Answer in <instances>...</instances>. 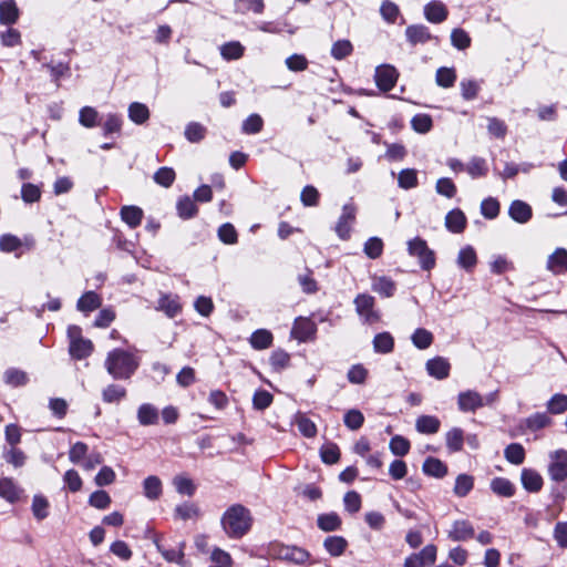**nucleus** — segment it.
<instances>
[{
  "mask_svg": "<svg viewBox=\"0 0 567 567\" xmlns=\"http://www.w3.org/2000/svg\"><path fill=\"white\" fill-rule=\"evenodd\" d=\"M265 4L262 0H238L236 2V11L243 14L252 11L254 13H261Z\"/></svg>",
  "mask_w": 567,
  "mask_h": 567,
  "instance_id": "48",
  "label": "nucleus"
},
{
  "mask_svg": "<svg viewBox=\"0 0 567 567\" xmlns=\"http://www.w3.org/2000/svg\"><path fill=\"white\" fill-rule=\"evenodd\" d=\"M389 447L396 456H404L410 451V442L401 435H395L391 439Z\"/></svg>",
  "mask_w": 567,
  "mask_h": 567,
  "instance_id": "58",
  "label": "nucleus"
},
{
  "mask_svg": "<svg viewBox=\"0 0 567 567\" xmlns=\"http://www.w3.org/2000/svg\"><path fill=\"white\" fill-rule=\"evenodd\" d=\"M32 513L38 520H43L49 516V502L42 495H34L32 499Z\"/></svg>",
  "mask_w": 567,
  "mask_h": 567,
  "instance_id": "45",
  "label": "nucleus"
},
{
  "mask_svg": "<svg viewBox=\"0 0 567 567\" xmlns=\"http://www.w3.org/2000/svg\"><path fill=\"white\" fill-rule=\"evenodd\" d=\"M19 18V9L13 0L2 1L0 3V23L12 24Z\"/></svg>",
  "mask_w": 567,
  "mask_h": 567,
  "instance_id": "23",
  "label": "nucleus"
},
{
  "mask_svg": "<svg viewBox=\"0 0 567 567\" xmlns=\"http://www.w3.org/2000/svg\"><path fill=\"white\" fill-rule=\"evenodd\" d=\"M509 216L519 224H525L532 218V207L523 200H514L508 209Z\"/></svg>",
  "mask_w": 567,
  "mask_h": 567,
  "instance_id": "17",
  "label": "nucleus"
},
{
  "mask_svg": "<svg viewBox=\"0 0 567 567\" xmlns=\"http://www.w3.org/2000/svg\"><path fill=\"white\" fill-rule=\"evenodd\" d=\"M505 458L515 465H519L525 460V450L519 443L509 444L504 451Z\"/></svg>",
  "mask_w": 567,
  "mask_h": 567,
  "instance_id": "43",
  "label": "nucleus"
},
{
  "mask_svg": "<svg viewBox=\"0 0 567 567\" xmlns=\"http://www.w3.org/2000/svg\"><path fill=\"white\" fill-rule=\"evenodd\" d=\"M244 52L245 47L238 41H230L220 47V54L227 61L240 59Z\"/></svg>",
  "mask_w": 567,
  "mask_h": 567,
  "instance_id": "36",
  "label": "nucleus"
},
{
  "mask_svg": "<svg viewBox=\"0 0 567 567\" xmlns=\"http://www.w3.org/2000/svg\"><path fill=\"white\" fill-rule=\"evenodd\" d=\"M137 420L143 426L156 424L158 421V411L154 405L144 403L140 405L137 410Z\"/></svg>",
  "mask_w": 567,
  "mask_h": 567,
  "instance_id": "24",
  "label": "nucleus"
},
{
  "mask_svg": "<svg viewBox=\"0 0 567 567\" xmlns=\"http://www.w3.org/2000/svg\"><path fill=\"white\" fill-rule=\"evenodd\" d=\"M4 381L11 386H20L28 382V375L24 371L12 368L4 372Z\"/></svg>",
  "mask_w": 567,
  "mask_h": 567,
  "instance_id": "53",
  "label": "nucleus"
},
{
  "mask_svg": "<svg viewBox=\"0 0 567 567\" xmlns=\"http://www.w3.org/2000/svg\"><path fill=\"white\" fill-rule=\"evenodd\" d=\"M398 183L401 188L410 189L417 185V174L413 168L402 169L398 176Z\"/></svg>",
  "mask_w": 567,
  "mask_h": 567,
  "instance_id": "50",
  "label": "nucleus"
},
{
  "mask_svg": "<svg viewBox=\"0 0 567 567\" xmlns=\"http://www.w3.org/2000/svg\"><path fill=\"white\" fill-rule=\"evenodd\" d=\"M264 121L260 115L251 114L243 123L241 130L245 134H257L262 130Z\"/></svg>",
  "mask_w": 567,
  "mask_h": 567,
  "instance_id": "57",
  "label": "nucleus"
},
{
  "mask_svg": "<svg viewBox=\"0 0 567 567\" xmlns=\"http://www.w3.org/2000/svg\"><path fill=\"white\" fill-rule=\"evenodd\" d=\"M220 524L229 538L239 539L250 530L252 516L244 505L234 504L223 514Z\"/></svg>",
  "mask_w": 567,
  "mask_h": 567,
  "instance_id": "1",
  "label": "nucleus"
},
{
  "mask_svg": "<svg viewBox=\"0 0 567 567\" xmlns=\"http://www.w3.org/2000/svg\"><path fill=\"white\" fill-rule=\"evenodd\" d=\"M101 306V299L94 291L85 292L78 301L80 311H93Z\"/></svg>",
  "mask_w": 567,
  "mask_h": 567,
  "instance_id": "40",
  "label": "nucleus"
},
{
  "mask_svg": "<svg viewBox=\"0 0 567 567\" xmlns=\"http://www.w3.org/2000/svg\"><path fill=\"white\" fill-rule=\"evenodd\" d=\"M409 254L419 259V264L422 269L431 270L435 266V255L432 249L429 248L426 241L420 237H416L408 243Z\"/></svg>",
  "mask_w": 567,
  "mask_h": 567,
  "instance_id": "4",
  "label": "nucleus"
},
{
  "mask_svg": "<svg viewBox=\"0 0 567 567\" xmlns=\"http://www.w3.org/2000/svg\"><path fill=\"white\" fill-rule=\"evenodd\" d=\"M291 333L299 341H307L315 333V327L309 320L300 319L295 322Z\"/></svg>",
  "mask_w": 567,
  "mask_h": 567,
  "instance_id": "31",
  "label": "nucleus"
},
{
  "mask_svg": "<svg viewBox=\"0 0 567 567\" xmlns=\"http://www.w3.org/2000/svg\"><path fill=\"white\" fill-rule=\"evenodd\" d=\"M320 194L316 187L312 185H307L303 187L300 194L301 203L307 207L317 206L319 203Z\"/></svg>",
  "mask_w": 567,
  "mask_h": 567,
  "instance_id": "61",
  "label": "nucleus"
},
{
  "mask_svg": "<svg viewBox=\"0 0 567 567\" xmlns=\"http://www.w3.org/2000/svg\"><path fill=\"white\" fill-rule=\"evenodd\" d=\"M269 361L272 369L280 372L289 365L290 355L286 351L278 349L271 353Z\"/></svg>",
  "mask_w": 567,
  "mask_h": 567,
  "instance_id": "52",
  "label": "nucleus"
},
{
  "mask_svg": "<svg viewBox=\"0 0 567 567\" xmlns=\"http://www.w3.org/2000/svg\"><path fill=\"white\" fill-rule=\"evenodd\" d=\"M23 489L20 488L12 478H0V497L13 504L19 501Z\"/></svg>",
  "mask_w": 567,
  "mask_h": 567,
  "instance_id": "15",
  "label": "nucleus"
},
{
  "mask_svg": "<svg viewBox=\"0 0 567 567\" xmlns=\"http://www.w3.org/2000/svg\"><path fill=\"white\" fill-rule=\"evenodd\" d=\"M413 344L421 350L427 349L433 342V334L424 328H417L412 337Z\"/></svg>",
  "mask_w": 567,
  "mask_h": 567,
  "instance_id": "44",
  "label": "nucleus"
},
{
  "mask_svg": "<svg viewBox=\"0 0 567 567\" xmlns=\"http://www.w3.org/2000/svg\"><path fill=\"white\" fill-rule=\"evenodd\" d=\"M173 485L179 494L192 496L195 493V485L193 481L186 476H175L173 478Z\"/></svg>",
  "mask_w": 567,
  "mask_h": 567,
  "instance_id": "56",
  "label": "nucleus"
},
{
  "mask_svg": "<svg viewBox=\"0 0 567 567\" xmlns=\"http://www.w3.org/2000/svg\"><path fill=\"white\" fill-rule=\"evenodd\" d=\"M451 365L449 361L442 357L431 359L426 362V371L431 377L439 380L446 379L450 374Z\"/></svg>",
  "mask_w": 567,
  "mask_h": 567,
  "instance_id": "16",
  "label": "nucleus"
},
{
  "mask_svg": "<svg viewBox=\"0 0 567 567\" xmlns=\"http://www.w3.org/2000/svg\"><path fill=\"white\" fill-rule=\"evenodd\" d=\"M175 172L171 167H161L158 171L154 174V181L156 184L163 186V187H169L175 181Z\"/></svg>",
  "mask_w": 567,
  "mask_h": 567,
  "instance_id": "55",
  "label": "nucleus"
},
{
  "mask_svg": "<svg viewBox=\"0 0 567 567\" xmlns=\"http://www.w3.org/2000/svg\"><path fill=\"white\" fill-rule=\"evenodd\" d=\"M491 489L498 496L512 497L515 493L513 483L504 477H495L491 482Z\"/></svg>",
  "mask_w": 567,
  "mask_h": 567,
  "instance_id": "30",
  "label": "nucleus"
},
{
  "mask_svg": "<svg viewBox=\"0 0 567 567\" xmlns=\"http://www.w3.org/2000/svg\"><path fill=\"white\" fill-rule=\"evenodd\" d=\"M155 546L166 561L184 566V549L186 546L185 542H179L175 547L168 549L165 548L159 542L155 540Z\"/></svg>",
  "mask_w": 567,
  "mask_h": 567,
  "instance_id": "11",
  "label": "nucleus"
},
{
  "mask_svg": "<svg viewBox=\"0 0 567 567\" xmlns=\"http://www.w3.org/2000/svg\"><path fill=\"white\" fill-rule=\"evenodd\" d=\"M398 72L392 65L385 64L375 69L374 80L379 90L390 91L396 83Z\"/></svg>",
  "mask_w": 567,
  "mask_h": 567,
  "instance_id": "9",
  "label": "nucleus"
},
{
  "mask_svg": "<svg viewBox=\"0 0 567 567\" xmlns=\"http://www.w3.org/2000/svg\"><path fill=\"white\" fill-rule=\"evenodd\" d=\"M92 350L93 344L90 340L81 339L78 341L70 342V354L78 360L89 357Z\"/></svg>",
  "mask_w": 567,
  "mask_h": 567,
  "instance_id": "33",
  "label": "nucleus"
},
{
  "mask_svg": "<svg viewBox=\"0 0 567 567\" xmlns=\"http://www.w3.org/2000/svg\"><path fill=\"white\" fill-rule=\"evenodd\" d=\"M451 42L458 50H465L471 45V38L463 29H454L451 33Z\"/></svg>",
  "mask_w": 567,
  "mask_h": 567,
  "instance_id": "60",
  "label": "nucleus"
},
{
  "mask_svg": "<svg viewBox=\"0 0 567 567\" xmlns=\"http://www.w3.org/2000/svg\"><path fill=\"white\" fill-rule=\"evenodd\" d=\"M547 409L553 414H560L567 411V395L555 394L547 403Z\"/></svg>",
  "mask_w": 567,
  "mask_h": 567,
  "instance_id": "63",
  "label": "nucleus"
},
{
  "mask_svg": "<svg viewBox=\"0 0 567 567\" xmlns=\"http://www.w3.org/2000/svg\"><path fill=\"white\" fill-rule=\"evenodd\" d=\"M466 171L473 178L483 177L487 174L488 171L486 161L481 157H473L468 162Z\"/></svg>",
  "mask_w": 567,
  "mask_h": 567,
  "instance_id": "51",
  "label": "nucleus"
},
{
  "mask_svg": "<svg viewBox=\"0 0 567 567\" xmlns=\"http://www.w3.org/2000/svg\"><path fill=\"white\" fill-rule=\"evenodd\" d=\"M474 486V478L467 474H460L455 480L454 494L458 497H465Z\"/></svg>",
  "mask_w": 567,
  "mask_h": 567,
  "instance_id": "39",
  "label": "nucleus"
},
{
  "mask_svg": "<svg viewBox=\"0 0 567 567\" xmlns=\"http://www.w3.org/2000/svg\"><path fill=\"white\" fill-rule=\"evenodd\" d=\"M522 484L528 492H538L543 486L542 476L534 470L524 468L522 471Z\"/></svg>",
  "mask_w": 567,
  "mask_h": 567,
  "instance_id": "21",
  "label": "nucleus"
},
{
  "mask_svg": "<svg viewBox=\"0 0 567 567\" xmlns=\"http://www.w3.org/2000/svg\"><path fill=\"white\" fill-rule=\"evenodd\" d=\"M481 213L485 218L494 219L499 214V203L493 197L484 199L481 204Z\"/></svg>",
  "mask_w": 567,
  "mask_h": 567,
  "instance_id": "64",
  "label": "nucleus"
},
{
  "mask_svg": "<svg viewBox=\"0 0 567 567\" xmlns=\"http://www.w3.org/2000/svg\"><path fill=\"white\" fill-rule=\"evenodd\" d=\"M177 212L182 218L188 219L197 214V207L190 197L184 196L177 202Z\"/></svg>",
  "mask_w": 567,
  "mask_h": 567,
  "instance_id": "46",
  "label": "nucleus"
},
{
  "mask_svg": "<svg viewBox=\"0 0 567 567\" xmlns=\"http://www.w3.org/2000/svg\"><path fill=\"white\" fill-rule=\"evenodd\" d=\"M157 310L165 312L169 318L176 317L182 310L178 297L173 295H163L158 300Z\"/></svg>",
  "mask_w": 567,
  "mask_h": 567,
  "instance_id": "18",
  "label": "nucleus"
},
{
  "mask_svg": "<svg viewBox=\"0 0 567 567\" xmlns=\"http://www.w3.org/2000/svg\"><path fill=\"white\" fill-rule=\"evenodd\" d=\"M405 37L410 44H423L432 39V34L429 31V28L423 24H412L409 25L405 30Z\"/></svg>",
  "mask_w": 567,
  "mask_h": 567,
  "instance_id": "13",
  "label": "nucleus"
},
{
  "mask_svg": "<svg viewBox=\"0 0 567 567\" xmlns=\"http://www.w3.org/2000/svg\"><path fill=\"white\" fill-rule=\"evenodd\" d=\"M270 554L279 560L295 565H305L310 559L308 550L293 545L276 544L271 547Z\"/></svg>",
  "mask_w": 567,
  "mask_h": 567,
  "instance_id": "3",
  "label": "nucleus"
},
{
  "mask_svg": "<svg viewBox=\"0 0 567 567\" xmlns=\"http://www.w3.org/2000/svg\"><path fill=\"white\" fill-rule=\"evenodd\" d=\"M99 112L91 106H84L80 110L79 122L84 127H94L97 125Z\"/></svg>",
  "mask_w": 567,
  "mask_h": 567,
  "instance_id": "47",
  "label": "nucleus"
},
{
  "mask_svg": "<svg viewBox=\"0 0 567 567\" xmlns=\"http://www.w3.org/2000/svg\"><path fill=\"white\" fill-rule=\"evenodd\" d=\"M128 116L134 123L143 124L150 117L148 107L145 104L134 102L128 107Z\"/></svg>",
  "mask_w": 567,
  "mask_h": 567,
  "instance_id": "41",
  "label": "nucleus"
},
{
  "mask_svg": "<svg viewBox=\"0 0 567 567\" xmlns=\"http://www.w3.org/2000/svg\"><path fill=\"white\" fill-rule=\"evenodd\" d=\"M357 207L352 204H346L342 207V214L336 225V233L342 240H347L350 237L351 227L355 220Z\"/></svg>",
  "mask_w": 567,
  "mask_h": 567,
  "instance_id": "7",
  "label": "nucleus"
},
{
  "mask_svg": "<svg viewBox=\"0 0 567 567\" xmlns=\"http://www.w3.org/2000/svg\"><path fill=\"white\" fill-rule=\"evenodd\" d=\"M354 306L358 315L368 323L377 322L380 319L374 310V298L367 293H360L354 298Z\"/></svg>",
  "mask_w": 567,
  "mask_h": 567,
  "instance_id": "6",
  "label": "nucleus"
},
{
  "mask_svg": "<svg viewBox=\"0 0 567 567\" xmlns=\"http://www.w3.org/2000/svg\"><path fill=\"white\" fill-rule=\"evenodd\" d=\"M162 481L157 476L151 475L143 481V493L144 496L150 501L158 499L162 495Z\"/></svg>",
  "mask_w": 567,
  "mask_h": 567,
  "instance_id": "20",
  "label": "nucleus"
},
{
  "mask_svg": "<svg viewBox=\"0 0 567 567\" xmlns=\"http://www.w3.org/2000/svg\"><path fill=\"white\" fill-rule=\"evenodd\" d=\"M446 228L455 234L462 233L466 226V217L460 209H453L445 217Z\"/></svg>",
  "mask_w": 567,
  "mask_h": 567,
  "instance_id": "19",
  "label": "nucleus"
},
{
  "mask_svg": "<svg viewBox=\"0 0 567 567\" xmlns=\"http://www.w3.org/2000/svg\"><path fill=\"white\" fill-rule=\"evenodd\" d=\"M343 422L348 429L355 431L363 425L364 416L359 410L351 409L344 414Z\"/></svg>",
  "mask_w": 567,
  "mask_h": 567,
  "instance_id": "54",
  "label": "nucleus"
},
{
  "mask_svg": "<svg viewBox=\"0 0 567 567\" xmlns=\"http://www.w3.org/2000/svg\"><path fill=\"white\" fill-rule=\"evenodd\" d=\"M272 333L267 329H258L250 337V344L256 350L268 349L272 344Z\"/></svg>",
  "mask_w": 567,
  "mask_h": 567,
  "instance_id": "26",
  "label": "nucleus"
},
{
  "mask_svg": "<svg viewBox=\"0 0 567 567\" xmlns=\"http://www.w3.org/2000/svg\"><path fill=\"white\" fill-rule=\"evenodd\" d=\"M394 347V339L389 332L378 333L373 339V349L379 353H390Z\"/></svg>",
  "mask_w": 567,
  "mask_h": 567,
  "instance_id": "37",
  "label": "nucleus"
},
{
  "mask_svg": "<svg viewBox=\"0 0 567 567\" xmlns=\"http://www.w3.org/2000/svg\"><path fill=\"white\" fill-rule=\"evenodd\" d=\"M423 472L429 476L444 477L447 473V466L439 458L427 457L423 463Z\"/></svg>",
  "mask_w": 567,
  "mask_h": 567,
  "instance_id": "27",
  "label": "nucleus"
},
{
  "mask_svg": "<svg viewBox=\"0 0 567 567\" xmlns=\"http://www.w3.org/2000/svg\"><path fill=\"white\" fill-rule=\"evenodd\" d=\"M546 268L554 275L566 272L567 250L565 248H557L551 255L548 256Z\"/></svg>",
  "mask_w": 567,
  "mask_h": 567,
  "instance_id": "12",
  "label": "nucleus"
},
{
  "mask_svg": "<svg viewBox=\"0 0 567 567\" xmlns=\"http://www.w3.org/2000/svg\"><path fill=\"white\" fill-rule=\"evenodd\" d=\"M323 546L331 556L338 557L344 553L348 542L342 536H329L324 539Z\"/></svg>",
  "mask_w": 567,
  "mask_h": 567,
  "instance_id": "29",
  "label": "nucleus"
},
{
  "mask_svg": "<svg viewBox=\"0 0 567 567\" xmlns=\"http://www.w3.org/2000/svg\"><path fill=\"white\" fill-rule=\"evenodd\" d=\"M293 423L298 426L299 432L306 437H315L317 435L316 424L303 413H297Z\"/></svg>",
  "mask_w": 567,
  "mask_h": 567,
  "instance_id": "35",
  "label": "nucleus"
},
{
  "mask_svg": "<svg viewBox=\"0 0 567 567\" xmlns=\"http://www.w3.org/2000/svg\"><path fill=\"white\" fill-rule=\"evenodd\" d=\"M474 535L475 529L472 523L466 519L453 522L450 530L447 532V537L453 542H465L473 538Z\"/></svg>",
  "mask_w": 567,
  "mask_h": 567,
  "instance_id": "10",
  "label": "nucleus"
},
{
  "mask_svg": "<svg viewBox=\"0 0 567 567\" xmlns=\"http://www.w3.org/2000/svg\"><path fill=\"white\" fill-rule=\"evenodd\" d=\"M104 367L113 379L128 380L138 368V361L132 353L114 349L109 352Z\"/></svg>",
  "mask_w": 567,
  "mask_h": 567,
  "instance_id": "2",
  "label": "nucleus"
},
{
  "mask_svg": "<svg viewBox=\"0 0 567 567\" xmlns=\"http://www.w3.org/2000/svg\"><path fill=\"white\" fill-rule=\"evenodd\" d=\"M477 262L476 252L473 247L466 246L462 248L457 256V265L465 269L466 271H471Z\"/></svg>",
  "mask_w": 567,
  "mask_h": 567,
  "instance_id": "34",
  "label": "nucleus"
},
{
  "mask_svg": "<svg viewBox=\"0 0 567 567\" xmlns=\"http://www.w3.org/2000/svg\"><path fill=\"white\" fill-rule=\"evenodd\" d=\"M441 425L440 420L432 415H421L415 422L417 432L424 434H434L439 431Z\"/></svg>",
  "mask_w": 567,
  "mask_h": 567,
  "instance_id": "28",
  "label": "nucleus"
},
{
  "mask_svg": "<svg viewBox=\"0 0 567 567\" xmlns=\"http://www.w3.org/2000/svg\"><path fill=\"white\" fill-rule=\"evenodd\" d=\"M122 219L131 227H137L143 218V210L137 206H124L121 209Z\"/></svg>",
  "mask_w": 567,
  "mask_h": 567,
  "instance_id": "32",
  "label": "nucleus"
},
{
  "mask_svg": "<svg viewBox=\"0 0 567 567\" xmlns=\"http://www.w3.org/2000/svg\"><path fill=\"white\" fill-rule=\"evenodd\" d=\"M464 443V432L460 427H453L446 433V446L451 452L462 450Z\"/></svg>",
  "mask_w": 567,
  "mask_h": 567,
  "instance_id": "42",
  "label": "nucleus"
},
{
  "mask_svg": "<svg viewBox=\"0 0 567 567\" xmlns=\"http://www.w3.org/2000/svg\"><path fill=\"white\" fill-rule=\"evenodd\" d=\"M449 11L441 1H431L424 7V16L429 22L441 23L446 20Z\"/></svg>",
  "mask_w": 567,
  "mask_h": 567,
  "instance_id": "14",
  "label": "nucleus"
},
{
  "mask_svg": "<svg viewBox=\"0 0 567 567\" xmlns=\"http://www.w3.org/2000/svg\"><path fill=\"white\" fill-rule=\"evenodd\" d=\"M341 518L334 513L320 514L317 518L318 527L323 532H334L341 527Z\"/></svg>",
  "mask_w": 567,
  "mask_h": 567,
  "instance_id": "25",
  "label": "nucleus"
},
{
  "mask_svg": "<svg viewBox=\"0 0 567 567\" xmlns=\"http://www.w3.org/2000/svg\"><path fill=\"white\" fill-rule=\"evenodd\" d=\"M125 396V388L118 384H110L102 391V399L106 403H118Z\"/></svg>",
  "mask_w": 567,
  "mask_h": 567,
  "instance_id": "38",
  "label": "nucleus"
},
{
  "mask_svg": "<svg viewBox=\"0 0 567 567\" xmlns=\"http://www.w3.org/2000/svg\"><path fill=\"white\" fill-rule=\"evenodd\" d=\"M551 420L545 413H535L525 420L526 426L532 431H538L550 424Z\"/></svg>",
  "mask_w": 567,
  "mask_h": 567,
  "instance_id": "59",
  "label": "nucleus"
},
{
  "mask_svg": "<svg viewBox=\"0 0 567 567\" xmlns=\"http://www.w3.org/2000/svg\"><path fill=\"white\" fill-rule=\"evenodd\" d=\"M550 458L548 467L550 478L556 482L567 480V451L557 450L550 454Z\"/></svg>",
  "mask_w": 567,
  "mask_h": 567,
  "instance_id": "8",
  "label": "nucleus"
},
{
  "mask_svg": "<svg viewBox=\"0 0 567 567\" xmlns=\"http://www.w3.org/2000/svg\"><path fill=\"white\" fill-rule=\"evenodd\" d=\"M371 288L374 292L382 297L390 298L394 295L395 284L388 277H374L372 280Z\"/></svg>",
  "mask_w": 567,
  "mask_h": 567,
  "instance_id": "22",
  "label": "nucleus"
},
{
  "mask_svg": "<svg viewBox=\"0 0 567 567\" xmlns=\"http://www.w3.org/2000/svg\"><path fill=\"white\" fill-rule=\"evenodd\" d=\"M436 84L442 87H451L454 85L456 80V73L451 68H440L436 71Z\"/></svg>",
  "mask_w": 567,
  "mask_h": 567,
  "instance_id": "49",
  "label": "nucleus"
},
{
  "mask_svg": "<svg viewBox=\"0 0 567 567\" xmlns=\"http://www.w3.org/2000/svg\"><path fill=\"white\" fill-rule=\"evenodd\" d=\"M494 395L489 394L486 400L476 391L467 390L457 396V405L462 412H475L485 404L492 403Z\"/></svg>",
  "mask_w": 567,
  "mask_h": 567,
  "instance_id": "5",
  "label": "nucleus"
},
{
  "mask_svg": "<svg viewBox=\"0 0 567 567\" xmlns=\"http://www.w3.org/2000/svg\"><path fill=\"white\" fill-rule=\"evenodd\" d=\"M320 455L326 464H334L340 458V451L337 444L328 443L321 447Z\"/></svg>",
  "mask_w": 567,
  "mask_h": 567,
  "instance_id": "62",
  "label": "nucleus"
}]
</instances>
